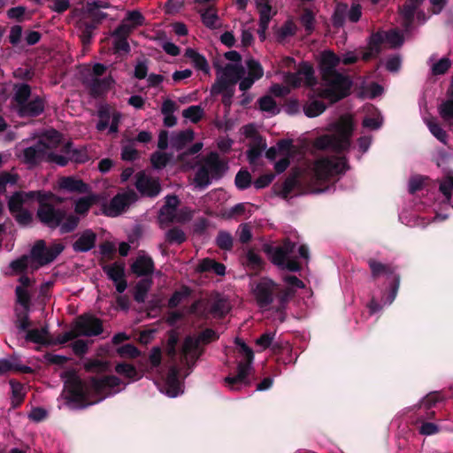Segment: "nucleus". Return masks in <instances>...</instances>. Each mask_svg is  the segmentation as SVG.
Here are the masks:
<instances>
[{"instance_id": "47", "label": "nucleus", "mask_w": 453, "mask_h": 453, "mask_svg": "<svg viewBox=\"0 0 453 453\" xmlns=\"http://www.w3.org/2000/svg\"><path fill=\"white\" fill-rule=\"evenodd\" d=\"M203 115V109L199 105H192L183 110V118L189 119L193 123L198 122Z\"/></svg>"}, {"instance_id": "12", "label": "nucleus", "mask_w": 453, "mask_h": 453, "mask_svg": "<svg viewBox=\"0 0 453 453\" xmlns=\"http://www.w3.org/2000/svg\"><path fill=\"white\" fill-rule=\"evenodd\" d=\"M226 170V165L219 159L217 153H210L203 165L198 169L194 179L195 187L203 189L211 184V178H219Z\"/></svg>"}, {"instance_id": "42", "label": "nucleus", "mask_w": 453, "mask_h": 453, "mask_svg": "<svg viewBox=\"0 0 453 453\" xmlns=\"http://www.w3.org/2000/svg\"><path fill=\"white\" fill-rule=\"evenodd\" d=\"M291 143L288 141L280 142L276 147H272L266 151V157L270 160H277L283 155L289 148Z\"/></svg>"}, {"instance_id": "9", "label": "nucleus", "mask_w": 453, "mask_h": 453, "mask_svg": "<svg viewBox=\"0 0 453 453\" xmlns=\"http://www.w3.org/2000/svg\"><path fill=\"white\" fill-rule=\"evenodd\" d=\"M235 343L238 347L239 354L243 357L244 360L238 363L237 373L235 375H229L225 378L226 386L232 390H239L250 383L249 374L254 359L252 349L243 341L236 338Z\"/></svg>"}, {"instance_id": "31", "label": "nucleus", "mask_w": 453, "mask_h": 453, "mask_svg": "<svg viewBox=\"0 0 453 453\" xmlns=\"http://www.w3.org/2000/svg\"><path fill=\"white\" fill-rule=\"evenodd\" d=\"M28 370L27 366L19 364L15 357L0 359V375L12 372H27Z\"/></svg>"}, {"instance_id": "54", "label": "nucleus", "mask_w": 453, "mask_h": 453, "mask_svg": "<svg viewBox=\"0 0 453 453\" xmlns=\"http://www.w3.org/2000/svg\"><path fill=\"white\" fill-rule=\"evenodd\" d=\"M382 118L376 111L372 116H367L363 119V127L372 130L379 129L382 125Z\"/></svg>"}, {"instance_id": "28", "label": "nucleus", "mask_w": 453, "mask_h": 453, "mask_svg": "<svg viewBox=\"0 0 453 453\" xmlns=\"http://www.w3.org/2000/svg\"><path fill=\"white\" fill-rule=\"evenodd\" d=\"M43 109V101L39 97H35V99L25 103L18 111L21 117H34L42 113Z\"/></svg>"}, {"instance_id": "56", "label": "nucleus", "mask_w": 453, "mask_h": 453, "mask_svg": "<svg viewBox=\"0 0 453 453\" xmlns=\"http://www.w3.org/2000/svg\"><path fill=\"white\" fill-rule=\"evenodd\" d=\"M440 191L443 194L447 201H449L451 191L453 190V176H446L440 180Z\"/></svg>"}, {"instance_id": "29", "label": "nucleus", "mask_w": 453, "mask_h": 453, "mask_svg": "<svg viewBox=\"0 0 453 453\" xmlns=\"http://www.w3.org/2000/svg\"><path fill=\"white\" fill-rule=\"evenodd\" d=\"M96 234L91 230L83 232L73 243V250L78 252H86L95 246Z\"/></svg>"}, {"instance_id": "27", "label": "nucleus", "mask_w": 453, "mask_h": 453, "mask_svg": "<svg viewBox=\"0 0 453 453\" xmlns=\"http://www.w3.org/2000/svg\"><path fill=\"white\" fill-rule=\"evenodd\" d=\"M61 136L56 130L46 131L40 138L38 143L42 144V148L48 153H55L52 150L60 146Z\"/></svg>"}, {"instance_id": "39", "label": "nucleus", "mask_w": 453, "mask_h": 453, "mask_svg": "<svg viewBox=\"0 0 453 453\" xmlns=\"http://www.w3.org/2000/svg\"><path fill=\"white\" fill-rule=\"evenodd\" d=\"M260 15V30L263 34L268 27V24L274 12L272 11L270 4L257 5Z\"/></svg>"}, {"instance_id": "13", "label": "nucleus", "mask_w": 453, "mask_h": 453, "mask_svg": "<svg viewBox=\"0 0 453 453\" xmlns=\"http://www.w3.org/2000/svg\"><path fill=\"white\" fill-rule=\"evenodd\" d=\"M403 42V35L395 29L378 32L370 37L367 49L362 52V59L367 61L377 57L386 44L395 48L402 45Z\"/></svg>"}, {"instance_id": "15", "label": "nucleus", "mask_w": 453, "mask_h": 453, "mask_svg": "<svg viewBox=\"0 0 453 453\" xmlns=\"http://www.w3.org/2000/svg\"><path fill=\"white\" fill-rule=\"evenodd\" d=\"M177 342L178 338L175 334H171L167 342V355L170 357L171 362L173 363L165 380V394L170 397H176L183 392L182 385L179 380L180 369L175 364V346Z\"/></svg>"}, {"instance_id": "48", "label": "nucleus", "mask_w": 453, "mask_h": 453, "mask_svg": "<svg viewBox=\"0 0 453 453\" xmlns=\"http://www.w3.org/2000/svg\"><path fill=\"white\" fill-rule=\"evenodd\" d=\"M115 370L119 374L124 375L125 377L133 380L141 378L134 366L129 364H119L116 365Z\"/></svg>"}, {"instance_id": "53", "label": "nucleus", "mask_w": 453, "mask_h": 453, "mask_svg": "<svg viewBox=\"0 0 453 453\" xmlns=\"http://www.w3.org/2000/svg\"><path fill=\"white\" fill-rule=\"evenodd\" d=\"M96 201V197L95 196L80 198L75 203L76 213L85 214Z\"/></svg>"}, {"instance_id": "51", "label": "nucleus", "mask_w": 453, "mask_h": 453, "mask_svg": "<svg viewBox=\"0 0 453 453\" xmlns=\"http://www.w3.org/2000/svg\"><path fill=\"white\" fill-rule=\"evenodd\" d=\"M292 153V147H290L283 155L280 156L279 159L276 160L274 164V170L277 173H283L288 167Z\"/></svg>"}, {"instance_id": "33", "label": "nucleus", "mask_w": 453, "mask_h": 453, "mask_svg": "<svg viewBox=\"0 0 453 453\" xmlns=\"http://www.w3.org/2000/svg\"><path fill=\"white\" fill-rule=\"evenodd\" d=\"M193 139L194 132L191 129H187L173 134L171 139V144L173 148L180 150Z\"/></svg>"}, {"instance_id": "41", "label": "nucleus", "mask_w": 453, "mask_h": 453, "mask_svg": "<svg viewBox=\"0 0 453 453\" xmlns=\"http://www.w3.org/2000/svg\"><path fill=\"white\" fill-rule=\"evenodd\" d=\"M19 175L12 170L11 172L0 173V194L5 192L8 187L15 185L18 181Z\"/></svg>"}, {"instance_id": "40", "label": "nucleus", "mask_w": 453, "mask_h": 453, "mask_svg": "<svg viewBox=\"0 0 453 453\" xmlns=\"http://www.w3.org/2000/svg\"><path fill=\"white\" fill-rule=\"evenodd\" d=\"M326 108V106L323 102L312 100L304 105L303 111L307 117L314 118L323 113Z\"/></svg>"}, {"instance_id": "34", "label": "nucleus", "mask_w": 453, "mask_h": 453, "mask_svg": "<svg viewBox=\"0 0 453 453\" xmlns=\"http://www.w3.org/2000/svg\"><path fill=\"white\" fill-rule=\"evenodd\" d=\"M438 112L442 120L453 127V97L441 103L438 107Z\"/></svg>"}, {"instance_id": "63", "label": "nucleus", "mask_w": 453, "mask_h": 453, "mask_svg": "<svg viewBox=\"0 0 453 453\" xmlns=\"http://www.w3.org/2000/svg\"><path fill=\"white\" fill-rule=\"evenodd\" d=\"M383 92V88L377 83H371L364 88L363 95L369 98H374L380 96Z\"/></svg>"}, {"instance_id": "30", "label": "nucleus", "mask_w": 453, "mask_h": 453, "mask_svg": "<svg viewBox=\"0 0 453 453\" xmlns=\"http://www.w3.org/2000/svg\"><path fill=\"white\" fill-rule=\"evenodd\" d=\"M179 204L178 197L168 196L165 198V204L160 210V219L162 221H173L175 219V211Z\"/></svg>"}, {"instance_id": "64", "label": "nucleus", "mask_w": 453, "mask_h": 453, "mask_svg": "<svg viewBox=\"0 0 453 453\" xmlns=\"http://www.w3.org/2000/svg\"><path fill=\"white\" fill-rule=\"evenodd\" d=\"M117 351L123 357H135L139 355V350L133 344H125L119 347Z\"/></svg>"}, {"instance_id": "50", "label": "nucleus", "mask_w": 453, "mask_h": 453, "mask_svg": "<svg viewBox=\"0 0 453 453\" xmlns=\"http://www.w3.org/2000/svg\"><path fill=\"white\" fill-rule=\"evenodd\" d=\"M369 266L372 271V274L374 278L380 277L381 275L389 274L392 273L393 272L390 266L383 265L372 259L369 260Z\"/></svg>"}, {"instance_id": "45", "label": "nucleus", "mask_w": 453, "mask_h": 453, "mask_svg": "<svg viewBox=\"0 0 453 453\" xmlns=\"http://www.w3.org/2000/svg\"><path fill=\"white\" fill-rule=\"evenodd\" d=\"M30 93V87L27 84H20L15 87L14 99L19 108L27 102Z\"/></svg>"}, {"instance_id": "37", "label": "nucleus", "mask_w": 453, "mask_h": 453, "mask_svg": "<svg viewBox=\"0 0 453 453\" xmlns=\"http://www.w3.org/2000/svg\"><path fill=\"white\" fill-rule=\"evenodd\" d=\"M26 339L35 343H47L49 342L48 329L47 327H41L28 330Z\"/></svg>"}, {"instance_id": "1", "label": "nucleus", "mask_w": 453, "mask_h": 453, "mask_svg": "<svg viewBox=\"0 0 453 453\" xmlns=\"http://www.w3.org/2000/svg\"><path fill=\"white\" fill-rule=\"evenodd\" d=\"M52 198L50 193L41 191L17 192L10 197L8 206L12 214H14L22 210L32 209L37 200L40 203L37 216L42 223L52 228L59 226L62 234L72 232L77 226L79 218L56 210L50 203Z\"/></svg>"}, {"instance_id": "36", "label": "nucleus", "mask_w": 453, "mask_h": 453, "mask_svg": "<svg viewBox=\"0 0 453 453\" xmlns=\"http://www.w3.org/2000/svg\"><path fill=\"white\" fill-rule=\"evenodd\" d=\"M185 56L191 60L193 65L199 70L203 71L204 73L209 72V65L207 60L203 56L199 54L196 50L193 49H187L185 52Z\"/></svg>"}, {"instance_id": "46", "label": "nucleus", "mask_w": 453, "mask_h": 453, "mask_svg": "<svg viewBox=\"0 0 453 453\" xmlns=\"http://www.w3.org/2000/svg\"><path fill=\"white\" fill-rule=\"evenodd\" d=\"M426 124L432 133V134L436 137L442 143H446L447 142V134L441 128V127L437 123L434 119H427L426 120Z\"/></svg>"}, {"instance_id": "5", "label": "nucleus", "mask_w": 453, "mask_h": 453, "mask_svg": "<svg viewBox=\"0 0 453 453\" xmlns=\"http://www.w3.org/2000/svg\"><path fill=\"white\" fill-rule=\"evenodd\" d=\"M245 65L246 69L239 63L225 65L219 72L218 82L213 86V90L219 93L238 81H241L239 88L242 91L250 88L254 82L264 75V70L259 62L253 58L247 59Z\"/></svg>"}, {"instance_id": "19", "label": "nucleus", "mask_w": 453, "mask_h": 453, "mask_svg": "<svg viewBox=\"0 0 453 453\" xmlns=\"http://www.w3.org/2000/svg\"><path fill=\"white\" fill-rule=\"evenodd\" d=\"M73 327L77 336H96L103 332L100 319L91 315L81 316Z\"/></svg>"}, {"instance_id": "59", "label": "nucleus", "mask_w": 453, "mask_h": 453, "mask_svg": "<svg viewBox=\"0 0 453 453\" xmlns=\"http://www.w3.org/2000/svg\"><path fill=\"white\" fill-rule=\"evenodd\" d=\"M170 156L164 152H155L151 156V163L155 168L160 169L165 166L167 162L170 160Z\"/></svg>"}, {"instance_id": "20", "label": "nucleus", "mask_w": 453, "mask_h": 453, "mask_svg": "<svg viewBox=\"0 0 453 453\" xmlns=\"http://www.w3.org/2000/svg\"><path fill=\"white\" fill-rule=\"evenodd\" d=\"M422 1L423 0H408L403 5L401 14L403 19V25L405 27V31L409 30L415 10ZM430 3L432 4L434 13H438L442 10L446 4V0H430Z\"/></svg>"}, {"instance_id": "24", "label": "nucleus", "mask_w": 453, "mask_h": 453, "mask_svg": "<svg viewBox=\"0 0 453 453\" xmlns=\"http://www.w3.org/2000/svg\"><path fill=\"white\" fill-rule=\"evenodd\" d=\"M124 265L114 263L104 267L107 276L114 281L116 289L119 293H123L127 288V281L124 279Z\"/></svg>"}, {"instance_id": "18", "label": "nucleus", "mask_w": 453, "mask_h": 453, "mask_svg": "<svg viewBox=\"0 0 453 453\" xmlns=\"http://www.w3.org/2000/svg\"><path fill=\"white\" fill-rule=\"evenodd\" d=\"M136 199L137 195L134 190L119 193L105 206L104 213L110 217H117L123 213Z\"/></svg>"}, {"instance_id": "60", "label": "nucleus", "mask_w": 453, "mask_h": 453, "mask_svg": "<svg viewBox=\"0 0 453 453\" xmlns=\"http://www.w3.org/2000/svg\"><path fill=\"white\" fill-rule=\"evenodd\" d=\"M216 241L218 246L223 250H228L233 246V238L226 232H219Z\"/></svg>"}, {"instance_id": "35", "label": "nucleus", "mask_w": 453, "mask_h": 453, "mask_svg": "<svg viewBox=\"0 0 453 453\" xmlns=\"http://www.w3.org/2000/svg\"><path fill=\"white\" fill-rule=\"evenodd\" d=\"M59 187L68 191H78L85 192L87 190V185L84 184L81 180L73 177H65L59 180Z\"/></svg>"}, {"instance_id": "38", "label": "nucleus", "mask_w": 453, "mask_h": 453, "mask_svg": "<svg viewBox=\"0 0 453 453\" xmlns=\"http://www.w3.org/2000/svg\"><path fill=\"white\" fill-rule=\"evenodd\" d=\"M152 285V280L144 279L140 280L134 288V300L138 303H143L146 299L147 294L150 289Z\"/></svg>"}, {"instance_id": "10", "label": "nucleus", "mask_w": 453, "mask_h": 453, "mask_svg": "<svg viewBox=\"0 0 453 453\" xmlns=\"http://www.w3.org/2000/svg\"><path fill=\"white\" fill-rule=\"evenodd\" d=\"M215 339H217V334L211 329L203 331L196 337H187L180 355V363L190 370L203 353L201 343L206 344Z\"/></svg>"}, {"instance_id": "61", "label": "nucleus", "mask_w": 453, "mask_h": 453, "mask_svg": "<svg viewBox=\"0 0 453 453\" xmlns=\"http://www.w3.org/2000/svg\"><path fill=\"white\" fill-rule=\"evenodd\" d=\"M301 23L310 34L314 28V15L311 11L305 10L301 15Z\"/></svg>"}, {"instance_id": "32", "label": "nucleus", "mask_w": 453, "mask_h": 453, "mask_svg": "<svg viewBox=\"0 0 453 453\" xmlns=\"http://www.w3.org/2000/svg\"><path fill=\"white\" fill-rule=\"evenodd\" d=\"M199 272H214L217 275L222 276L226 273V267L223 264L216 262L211 258H204L197 265Z\"/></svg>"}, {"instance_id": "57", "label": "nucleus", "mask_w": 453, "mask_h": 453, "mask_svg": "<svg viewBox=\"0 0 453 453\" xmlns=\"http://www.w3.org/2000/svg\"><path fill=\"white\" fill-rule=\"evenodd\" d=\"M251 176L248 171L242 170L235 176V185L240 189L250 187Z\"/></svg>"}, {"instance_id": "16", "label": "nucleus", "mask_w": 453, "mask_h": 453, "mask_svg": "<svg viewBox=\"0 0 453 453\" xmlns=\"http://www.w3.org/2000/svg\"><path fill=\"white\" fill-rule=\"evenodd\" d=\"M295 249L296 244L289 241L285 242L282 246L275 248L272 253L273 263L283 269L292 272L299 271L300 265L298 263L290 258Z\"/></svg>"}, {"instance_id": "49", "label": "nucleus", "mask_w": 453, "mask_h": 453, "mask_svg": "<svg viewBox=\"0 0 453 453\" xmlns=\"http://www.w3.org/2000/svg\"><path fill=\"white\" fill-rule=\"evenodd\" d=\"M259 108L263 111L269 112L270 114H276L279 112V109L276 105L275 101L270 96H265L258 101Z\"/></svg>"}, {"instance_id": "3", "label": "nucleus", "mask_w": 453, "mask_h": 453, "mask_svg": "<svg viewBox=\"0 0 453 453\" xmlns=\"http://www.w3.org/2000/svg\"><path fill=\"white\" fill-rule=\"evenodd\" d=\"M346 169L347 164L343 157H321L313 163L303 162L294 168L284 181L281 194L286 198L297 185L334 180L343 174Z\"/></svg>"}, {"instance_id": "4", "label": "nucleus", "mask_w": 453, "mask_h": 453, "mask_svg": "<svg viewBox=\"0 0 453 453\" xmlns=\"http://www.w3.org/2000/svg\"><path fill=\"white\" fill-rule=\"evenodd\" d=\"M120 384V380L115 376L92 378L88 382H83L78 376L73 374L65 381V388L73 400L87 402L86 404L90 405L119 392L121 389Z\"/></svg>"}, {"instance_id": "62", "label": "nucleus", "mask_w": 453, "mask_h": 453, "mask_svg": "<svg viewBox=\"0 0 453 453\" xmlns=\"http://www.w3.org/2000/svg\"><path fill=\"white\" fill-rule=\"evenodd\" d=\"M106 367L107 364L98 359L88 360L84 363V368L88 372H103Z\"/></svg>"}, {"instance_id": "11", "label": "nucleus", "mask_w": 453, "mask_h": 453, "mask_svg": "<svg viewBox=\"0 0 453 453\" xmlns=\"http://www.w3.org/2000/svg\"><path fill=\"white\" fill-rule=\"evenodd\" d=\"M284 82L286 85L273 84L270 91L277 96H283L289 93L291 88L301 85L311 87L315 85L314 70L311 65L303 63L295 73H285Z\"/></svg>"}, {"instance_id": "17", "label": "nucleus", "mask_w": 453, "mask_h": 453, "mask_svg": "<svg viewBox=\"0 0 453 453\" xmlns=\"http://www.w3.org/2000/svg\"><path fill=\"white\" fill-rule=\"evenodd\" d=\"M251 289L257 304L261 308H267L273 302V295L278 292L277 284L270 279H261Z\"/></svg>"}, {"instance_id": "7", "label": "nucleus", "mask_w": 453, "mask_h": 453, "mask_svg": "<svg viewBox=\"0 0 453 453\" xmlns=\"http://www.w3.org/2000/svg\"><path fill=\"white\" fill-rule=\"evenodd\" d=\"M332 135L325 134L318 137L313 145L316 149H333L336 151H342L350 146V137L353 131V119L350 115H344L340 118L337 123L332 125Z\"/></svg>"}, {"instance_id": "6", "label": "nucleus", "mask_w": 453, "mask_h": 453, "mask_svg": "<svg viewBox=\"0 0 453 453\" xmlns=\"http://www.w3.org/2000/svg\"><path fill=\"white\" fill-rule=\"evenodd\" d=\"M64 250L61 243L55 242L47 247L44 241H38L32 248L30 256H24L11 263V268L19 273L23 270H36L52 262Z\"/></svg>"}, {"instance_id": "52", "label": "nucleus", "mask_w": 453, "mask_h": 453, "mask_svg": "<svg viewBox=\"0 0 453 453\" xmlns=\"http://www.w3.org/2000/svg\"><path fill=\"white\" fill-rule=\"evenodd\" d=\"M11 388H12V401L13 406H18L24 398L25 393L23 386L20 383L15 382L13 380L10 381Z\"/></svg>"}, {"instance_id": "44", "label": "nucleus", "mask_w": 453, "mask_h": 453, "mask_svg": "<svg viewBox=\"0 0 453 453\" xmlns=\"http://www.w3.org/2000/svg\"><path fill=\"white\" fill-rule=\"evenodd\" d=\"M348 5L346 4L339 3L336 4L333 15V23L335 27H342L344 24L347 15Z\"/></svg>"}, {"instance_id": "22", "label": "nucleus", "mask_w": 453, "mask_h": 453, "mask_svg": "<svg viewBox=\"0 0 453 453\" xmlns=\"http://www.w3.org/2000/svg\"><path fill=\"white\" fill-rule=\"evenodd\" d=\"M144 17L139 11L127 12L126 18L115 30L116 35L127 36L134 29L142 26Z\"/></svg>"}, {"instance_id": "26", "label": "nucleus", "mask_w": 453, "mask_h": 453, "mask_svg": "<svg viewBox=\"0 0 453 453\" xmlns=\"http://www.w3.org/2000/svg\"><path fill=\"white\" fill-rule=\"evenodd\" d=\"M131 270L137 276L149 275L154 270L153 260L145 254H140L132 264Z\"/></svg>"}, {"instance_id": "25", "label": "nucleus", "mask_w": 453, "mask_h": 453, "mask_svg": "<svg viewBox=\"0 0 453 453\" xmlns=\"http://www.w3.org/2000/svg\"><path fill=\"white\" fill-rule=\"evenodd\" d=\"M84 83L89 88L90 93L94 96H98L110 89L114 83V81L111 77H106L104 79L84 78Z\"/></svg>"}, {"instance_id": "43", "label": "nucleus", "mask_w": 453, "mask_h": 453, "mask_svg": "<svg viewBox=\"0 0 453 453\" xmlns=\"http://www.w3.org/2000/svg\"><path fill=\"white\" fill-rule=\"evenodd\" d=\"M199 12L201 13L202 20L206 27L210 28L217 27L219 17L212 7L204 11L200 10Z\"/></svg>"}, {"instance_id": "21", "label": "nucleus", "mask_w": 453, "mask_h": 453, "mask_svg": "<svg viewBox=\"0 0 453 453\" xmlns=\"http://www.w3.org/2000/svg\"><path fill=\"white\" fill-rule=\"evenodd\" d=\"M135 187L142 195L147 196H156L161 189L158 180L143 172L136 174Z\"/></svg>"}, {"instance_id": "14", "label": "nucleus", "mask_w": 453, "mask_h": 453, "mask_svg": "<svg viewBox=\"0 0 453 453\" xmlns=\"http://www.w3.org/2000/svg\"><path fill=\"white\" fill-rule=\"evenodd\" d=\"M63 147L65 148V155L48 153L42 148V144L37 142L35 146L28 147L23 150L22 161L32 166L37 164L40 160L46 159L50 162H54L58 165L64 166L68 163L69 159L73 158V155H70L71 150L68 144H65Z\"/></svg>"}, {"instance_id": "23", "label": "nucleus", "mask_w": 453, "mask_h": 453, "mask_svg": "<svg viewBox=\"0 0 453 453\" xmlns=\"http://www.w3.org/2000/svg\"><path fill=\"white\" fill-rule=\"evenodd\" d=\"M120 118V113L117 111L110 112L109 111H100L96 128L101 132L108 128L109 134H115L118 132Z\"/></svg>"}, {"instance_id": "2", "label": "nucleus", "mask_w": 453, "mask_h": 453, "mask_svg": "<svg viewBox=\"0 0 453 453\" xmlns=\"http://www.w3.org/2000/svg\"><path fill=\"white\" fill-rule=\"evenodd\" d=\"M359 58L360 54L357 51L345 52L341 58L330 50L322 52L319 61L322 83L314 90V93L331 103L345 97L349 92L352 82L348 76L336 72L335 67L341 62L344 65L354 64Z\"/></svg>"}, {"instance_id": "55", "label": "nucleus", "mask_w": 453, "mask_h": 453, "mask_svg": "<svg viewBox=\"0 0 453 453\" xmlns=\"http://www.w3.org/2000/svg\"><path fill=\"white\" fill-rule=\"evenodd\" d=\"M296 31V24L291 21L288 20L283 24V26L279 29L278 31V37L280 40L284 41L287 38L294 35Z\"/></svg>"}, {"instance_id": "8", "label": "nucleus", "mask_w": 453, "mask_h": 453, "mask_svg": "<svg viewBox=\"0 0 453 453\" xmlns=\"http://www.w3.org/2000/svg\"><path fill=\"white\" fill-rule=\"evenodd\" d=\"M107 7L106 4H100L98 2H92L88 3L82 9L74 11L73 17L76 19V24L79 28L83 29L81 40L84 44L89 42L92 30L106 17L102 9Z\"/></svg>"}, {"instance_id": "58", "label": "nucleus", "mask_w": 453, "mask_h": 453, "mask_svg": "<svg viewBox=\"0 0 453 453\" xmlns=\"http://www.w3.org/2000/svg\"><path fill=\"white\" fill-rule=\"evenodd\" d=\"M451 63L449 58H442L438 62L432 65V73L434 75H440L445 73L449 68Z\"/></svg>"}]
</instances>
